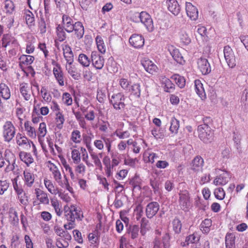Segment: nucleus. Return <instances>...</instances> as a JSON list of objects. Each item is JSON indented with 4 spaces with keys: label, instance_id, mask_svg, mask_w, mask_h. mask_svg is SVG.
Here are the masks:
<instances>
[{
    "label": "nucleus",
    "instance_id": "58836bf2",
    "mask_svg": "<svg viewBox=\"0 0 248 248\" xmlns=\"http://www.w3.org/2000/svg\"><path fill=\"white\" fill-rule=\"evenodd\" d=\"M235 236L233 233H227L225 237L226 248H235Z\"/></svg>",
    "mask_w": 248,
    "mask_h": 248
},
{
    "label": "nucleus",
    "instance_id": "72a5a7b5",
    "mask_svg": "<svg viewBox=\"0 0 248 248\" xmlns=\"http://www.w3.org/2000/svg\"><path fill=\"white\" fill-rule=\"evenodd\" d=\"M72 28V32L74 31L77 37L81 38L84 33V29L83 24L79 21L76 22Z\"/></svg>",
    "mask_w": 248,
    "mask_h": 248
},
{
    "label": "nucleus",
    "instance_id": "4468645a",
    "mask_svg": "<svg viewBox=\"0 0 248 248\" xmlns=\"http://www.w3.org/2000/svg\"><path fill=\"white\" fill-rule=\"evenodd\" d=\"M59 234L60 237L57 239L56 244L58 248H66L69 246V242L71 239V236L67 232L62 231Z\"/></svg>",
    "mask_w": 248,
    "mask_h": 248
},
{
    "label": "nucleus",
    "instance_id": "052dcab7",
    "mask_svg": "<svg viewBox=\"0 0 248 248\" xmlns=\"http://www.w3.org/2000/svg\"><path fill=\"white\" fill-rule=\"evenodd\" d=\"M88 240L94 246H97L99 244L98 232L95 231L93 232L90 233L88 235Z\"/></svg>",
    "mask_w": 248,
    "mask_h": 248
},
{
    "label": "nucleus",
    "instance_id": "39448f33",
    "mask_svg": "<svg viewBox=\"0 0 248 248\" xmlns=\"http://www.w3.org/2000/svg\"><path fill=\"white\" fill-rule=\"evenodd\" d=\"M35 198L32 201L33 206L40 207L41 205H48L50 200L48 194L45 191L36 187L34 189Z\"/></svg>",
    "mask_w": 248,
    "mask_h": 248
},
{
    "label": "nucleus",
    "instance_id": "37998d69",
    "mask_svg": "<svg viewBox=\"0 0 248 248\" xmlns=\"http://www.w3.org/2000/svg\"><path fill=\"white\" fill-rule=\"evenodd\" d=\"M212 224V221L211 219H205L200 225V230L203 233L207 234L210 231Z\"/></svg>",
    "mask_w": 248,
    "mask_h": 248
},
{
    "label": "nucleus",
    "instance_id": "dca6fc26",
    "mask_svg": "<svg viewBox=\"0 0 248 248\" xmlns=\"http://www.w3.org/2000/svg\"><path fill=\"white\" fill-rule=\"evenodd\" d=\"M32 86L28 83L23 82L19 84L20 93L26 101H29L31 98V93H32Z\"/></svg>",
    "mask_w": 248,
    "mask_h": 248
},
{
    "label": "nucleus",
    "instance_id": "e2e57ef3",
    "mask_svg": "<svg viewBox=\"0 0 248 248\" xmlns=\"http://www.w3.org/2000/svg\"><path fill=\"white\" fill-rule=\"evenodd\" d=\"M172 229L175 233L179 234L181 232L182 224L181 221L178 218H174L172 222Z\"/></svg>",
    "mask_w": 248,
    "mask_h": 248
},
{
    "label": "nucleus",
    "instance_id": "09e8293b",
    "mask_svg": "<svg viewBox=\"0 0 248 248\" xmlns=\"http://www.w3.org/2000/svg\"><path fill=\"white\" fill-rule=\"evenodd\" d=\"M51 205L54 208L56 215L61 217L62 214V211L60 207L59 201L57 199L52 198L50 200Z\"/></svg>",
    "mask_w": 248,
    "mask_h": 248
},
{
    "label": "nucleus",
    "instance_id": "680f3d73",
    "mask_svg": "<svg viewBox=\"0 0 248 248\" xmlns=\"http://www.w3.org/2000/svg\"><path fill=\"white\" fill-rule=\"evenodd\" d=\"M4 9L6 14H12L15 10L14 2L11 0H5L4 3Z\"/></svg>",
    "mask_w": 248,
    "mask_h": 248
},
{
    "label": "nucleus",
    "instance_id": "5701e85b",
    "mask_svg": "<svg viewBox=\"0 0 248 248\" xmlns=\"http://www.w3.org/2000/svg\"><path fill=\"white\" fill-rule=\"evenodd\" d=\"M18 155L20 160L25 163L27 167H29L34 161L30 153L21 151L19 152Z\"/></svg>",
    "mask_w": 248,
    "mask_h": 248
},
{
    "label": "nucleus",
    "instance_id": "a878e982",
    "mask_svg": "<svg viewBox=\"0 0 248 248\" xmlns=\"http://www.w3.org/2000/svg\"><path fill=\"white\" fill-rule=\"evenodd\" d=\"M63 51V55L67 62H74V54L71 47L67 44H63L62 45Z\"/></svg>",
    "mask_w": 248,
    "mask_h": 248
},
{
    "label": "nucleus",
    "instance_id": "5fc2aeb1",
    "mask_svg": "<svg viewBox=\"0 0 248 248\" xmlns=\"http://www.w3.org/2000/svg\"><path fill=\"white\" fill-rule=\"evenodd\" d=\"M9 220L10 223L13 225H16L18 223L19 219L17 213L13 208H11L9 210Z\"/></svg>",
    "mask_w": 248,
    "mask_h": 248
},
{
    "label": "nucleus",
    "instance_id": "c756f323",
    "mask_svg": "<svg viewBox=\"0 0 248 248\" xmlns=\"http://www.w3.org/2000/svg\"><path fill=\"white\" fill-rule=\"evenodd\" d=\"M56 36L55 39V46L58 47V42H62L66 38V34L64 31L63 28L61 25H58L56 28Z\"/></svg>",
    "mask_w": 248,
    "mask_h": 248
},
{
    "label": "nucleus",
    "instance_id": "6ab92c4d",
    "mask_svg": "<svg viewBox=\"0 0 248 248\" xmlns=\"http://www.w3.org/2000/svg\"><path fill=\"white\" fill-rule=\"evenodd\" d=\"M159 205L158 202H152L147 204L146 207V215L148 218H152L158 212Z\"/></svg>",
    "mask_w": 248,
    "mask_h": 248
},
{
    "label": "nucleus",
    "instance_id": "9d476101",
    "mask_svg": "<svg viewBox=\"0 0 248 248\" xmlns=\"http://www.w3.org/2000/svg\"><path fill=\"white\" fill-rule=\"evenodd\" d=\"M16 142L19 147L26 150H30L31 148V143L32 141L28 139L25 135L18 133L16 136Z\"/></svg>",
    "mask_w": 248,
    "mask_h": 248
},
{
    "label": "nucleus",
    "instance_id": "473e14b6",
    "mask_svg": "<svg viewBox=\"0 0 248 248\" xmlns=\"http://www.w3.org/2000/svg\"><path fill=\"white\" fill-rule=\"evenodd\" d=\"M1 42L2 46L3 47H6L11 45L17 44V40L9 34H4Z\"/></svg>",
    "mask_w": 248,
    "mask_h": 248
},
{
    "label": "nucleus",
    "instance_id": "6e6552de",
    "mask_svg": "<svg viewBox=\"0 0 248 248\" xmlns=\"http://www.w3.org/2000/svg\"><path fill=\"white\" fill-rule=\"evenodd\" d=\"M16 129L13 123L6 121L2 126V137L4 141L10 142L16 135Z\"/></svg>",
    "mask_w": 248,
    "mask_h": 248
},
{
    "label": "nucleus",
    "instance_id": "b1692460",
    "mask_svg": "<svg viewBox=\"0 0 248 248\" xmlns=\"http://www.w3.org/2000/svg\"><path fill=\"white\" fill-rule=\"evenodd\" d=\"M44 184L48 192L54 195H57L59 191L60 190L52 180L47 178H45L44 179Z\"/></svg>",
    "mask_w": 248,
    "mask_h": 248
},
{
    "label": "nucleus",
    "instance_id": "bf43d9fd",
    "mask_svg": "<svg viewBox=\"0 0 248 248\" xmlns=\"http://www.w3.org/2000/svg\"><path fill=\"white\" fill-rule=\"evenodd\" d=\"M170 53L173 59L177 62L180 64H183V63L185 62L183 57L182 56L178 49H173V50L170 51Z\"/></svg>",
    "mask_w": 248,
    "mask_h": 248
},
{
    "label": "nucleus",
    "instance_id": "4be33fe9",
    "mask_svg": "<svg viewBox=\"0 0 248 248\" xmlns=\"http://www.w3.org/2000/svg\"><path fill=\"white\" fill-rule=\"evenodd\" d=\"M186 10L187 16L192 20H196L198 18V11L197 8L191 2L186 3Z\"/></svg>",
    "mask_w": 248,
    "mask_h": 248
},
{
    "label": "nucleus",
    "instance_id": "7ed1b4c3",
    "mask_svg": "<svg viewBox=\"0 0 248 248\" xmlns=\"http://www.w3.org/2000/svg\"><path fill=\"white\" fill-rule=\"evenodd\" d=\"M90 154L92 161L89 160V155L86 154L85 155H83L82 160L85 163L87 167L95 168L96 170H98L100 171L103 170V165L100 158L102 157L103 153H99L97 154L93 151V150L88 151Z\"/></svg>",
    "mask_w": 248,
    "mask_h": 248
},
{
    "label": "nucleus",
    "instance_id": "412c9836",
    "mask_svg": "<svg viewBox=\"0 0 248 248\" xmlns=\"http://www.w3.org/2000/svg\"><path fill=\"white\" fill-rule=\"evenodd\" d=\"M197 64L198 68L202 74L205 75L210 73L211 68L207 59L203 58L199 59Z\"/></svg>",
    "mask_w": 248,
    "mask_h": 248
},
{
    "label": "nucleus",
    "instance_id": "864d4df0",
    "mask_svg": "<svg viewBox=\"0 0 248 248\" xmlns=\"http://www.w3.org/2000/svg\"><path fill=\"white\" fill-rule=\"evenodd\" d=\"M65 121V119L63 114L62 112L56 113L55 115V122L56 127L59 129H61L63 126V124Z\"/></svg>",
    "mask_w": 248,
    "mask_h": 248
},
{
    "label": "nucleus",
    "instance_id": "a211bd4d",
    "mask_svg": "<svg viewBox=\"0 0 248 248\" xmlns=\"http://www.w3.org/2000/svg\"><path fill=\"white\" fill-rule=\"evenodd\" d=\"M141 63L147 72L151 74H154L157 72L158 70L157 66L149 59H143L141 61Z\"/></svg>",
    "mask_w": 248,
    "mask_h": 248
},
{
    "label": "nucleus",
    "instance_id": "cd10ccee",
    "mask_svg": "<svg viewBox=\"0 0 248 248\" xmlns=\"http://www.w3.org/2000/svg\"><path fill=\"white\" fill-rule=\"evenodd\" d=\"M180 42L183 46H187L191 42V38L190 37L186 29L183 28L179 33Z\"/></svg>",
    "mask_w": 248,
    "mask_h": 248
},
{
    "label": "nucleus",
    "instance_id": "338daca9",
    "mask_svg": "<svg viewBox=\"0 0 248 248\" xmlns=\"http://www.w3.org/2000/svg\"><path fill=\"white\" fill-rule=\"evenodd\" d=\"M149 221L145 217L141 219L140 223V233L143 236L145 235L148 231L149 230L148 226Z\"/></svg>",
    "mask_w": 248,
    "mask_h": 248
},
{
    "label": "nucleus",
    "instance_id": "1a4fd4ad",
    "mask_svg": "<svg viewBox=\"0 0 248 248\" xmlns=\"http://www.w3.org/2000/svg\"><path fill=\"white\" fill-rule=\"evenodd\" d=\"M224 56L228 66L233 68L236 65V57L232 48L229 46H226L223 49Z\"/></svg>",
    "mask_w": 248,
    "mask_h": 248
},
{
    "label": "nucleus",
    "instance_id": "8fccbe9b",
    "mask_svg": "<svg viewBox=\"0 0 248 248\" xmlns=\"http://www.w3.org/2000/svg\"><path fill=\"white\" fill-rule=\"evenodd\" d=\"M51 205L54 208L56 215L61 217L62 214V211L60 207L59 201L57 199L52 198L50 200Z\"/></svg>",
    "mask_w": 248,
    "mask_h": 248
},
{
    "label": "nucleus",
    "instance_id": "f8f14e48",
    "mask_svg": "<svg viewBox=\"0 0 248 248\" xmlns=\"http://www.w3.org/2000/svg\"><path fill=\"white\" fill-rule=\"evenodd\" d=\"M139 17L141 22L144 25L146 29L149 31H152L154 29V26L151 16L146 12L142 11L139 14Z\"/></svg>",
    "mask_w": 248,
    "mask_h": 248
},
{
    "label": "nucleus",
    "instance_id": "a19ab883",
    "mask_svg": "<svg viewBox=\"0 0 248 248\" xmlns=\"http://www.w3.org/2000/svg\"><path fill=\"white\" fill-rule=\"evenodd\" d=\"M35 58L33 56L28 55H22L19 58V65L22 66L29 65L31 64L34 61Z\"/></svg>",
    "mask_w": 248,
    "mask_h": 248
},
{
    "label": "nucleus",
    "instance_id": "7c9ffc66",
    "mask_svg": "<svg viewBox=\"0 0 248 248\" xmlns=\"http://www.w3.org/2000/svg\"><path fill=\"white\" fill-rule=\"evenodd\" d=\"M195 90L202 100H204L206 98V95L203 84L199 79H196L194 81Z\"/></svg>",
    "mask_w": 248,
    "mask_h": 248
},
{
    "label": "nucleus",
    "instance_id": "79ce46f5",
    "mask_svg": "<svg viewBox=\"0 0 248 248\" xmlns=\"http://www.w3.org/2000/svg\"><path fill=\"white\" fill-rule=\"evenodd\" d=\"M17 199L20 203L23 205H27L29 202V196L24 190L16 193Z\"/></svg>",
    "mask_w": 248,
    "mask_h": 248
},
{
    "label": "nucleus",
    "instance_id": "774afa93",
    "mask_svg": "<svg viewBox=\"0 0 248 248\" xmlns=\"http://www.w3.org/2000/svg\"><path fill=\"white\" fill-rule=\"evenodd\" d=\"M62 100L64 105L67 106L72 105L73 104V99L71 95L67 92L62 93Z\"/></svg>",
    "mask_w": 248,
    "mask_h": 248
},
{
    "label": "nucleus",
    "instance_id": "0eeeda50",
    "mask_svg": "<svg viewBox=\"0 0 248 248\" xmlns=\"http://www.w3.org/2000/svg\"><path fill=\"white\" fill-rule=\"evenodd\" d=\"M125 97L122 93H118L113 94L110 99V102L113 106L114 109L118 112H122L124 110L126 104L124 103Z\"/></svg>",
    "mask_w": 248,
    "mask_h": 248
},
{
    "label": "nucleus",
    "instance_id": "4d7b16f0",
    "mask_svg": "<svg viewBox=\"0 0 248 248\" xmlns=\"http://www.w3.org/2000/svg\"><path fill=\"white\" fill-rule=\"evenodd\" d=\"M40 93L42 98L46 103H49L51 102L52 101V96L51 94L48 92L46 87L42 86L41 87Z\"/></svg>",
    "mask_w": 248,
    "mask_h": 248
},
{
    "label": "nucleus",
    "instance_id": "393cba45",
    "mask_svg": "<svg viewBox=\"0 0 248 248\" xmlns=\"http://www.w3.org/2000/svg\"><path fill=\"white\" fill-rule=\"evenodd\" d=\"M65 69L67 73L75 80H79L81 78L80 74L78 71L73 62H67Z\"/></svg>",
    "mask_w": 248,
    "mask_h": 248
},
{
    "label": "nucleus",
    "instance_id": "6e6d98bb",
    "mask_svg": "<svg viewBox=\"0 0 248 248\" xmlns=\"http://www.w3.org/2000/svg\"><path fill=\"white\" fill-rule=\"evenodd\" d=\"M161 83L162 85H164L165 91L166 92H170L171 90L174 89V85L172 83L171 81L165 77L162 78Z\"/></svg>",
    "mask_w": 248,
    "mask_h": 248
},
{
    "label": "nucleus",
    "instance_id": "2f4dec72",
    "mask_svg": "<svg viewBox=\"0 0 248 248\" xmlns=\"http://www.w3.org/2000/svg\"><path fill=\"white\" fill-rule=\"evenodd\" d=\"M62 24V27L64 28L67 32L71 33L72 32L73 29H72V28H73L72 27L74 24L73 19L69 16L65 14L63 15Z\"/></svg>",
    "mask_w": 248,
    "mask_h": 248
},
{
    "label": "nucleus",
    "instance_id": "de8ad7c7",
    "mask_svg": "<svg viewBox=\"0 0 248 248\" xmlns=\"http://www.w3.org/2000/svg\"><path fill=\"white\" fill-rule=\"evenodd\" d=\"M51 205L54 208L56 215L61 217L62 214V211L60 207L59 201L57 199L52 198L50 200Z\"/></svg>",
    "mask_w": 248,
    "mask_h": 248
},
{
    "label": "nucleus",
    "instance_id": "2eb2a0df",
    "mask_svg": "<svg viewBox=\"0 0 248 248\" xmlns=\"http://www.w3.org/2000/svg\"><path fill=\"white\" fill-rule=\"evenodd\" d=\"M91 59L92 65L96 69H102L104 65V59L96 51H93L91 53Z\"/></svg>",
    "mask_w": 248,
    "mask_h": 248
},
{
    "label": "nucleus",
    "instance_id": "a18cd8bd",
    "mask_svg": "<svg viewBox=\"0 0 248 248\" xmlns=\"http://www.w3.org/2000/svg\"><path fill=\"white\" fill-rule=\"evenodd\" d=\"M75 166L74 167L75 171L77 176L81 175L84 176L86 171V167L85 165L81 162L74 163Z\"/></svg>",
    "mask_w": 248,
    "mask_h": 248
},
{
    "label": "nucleus",
    "instance_id": "f704fd0d",
    "mask_svg": "<svg viewBox=\"0 0 248 248\" xmlns=\"http://www.w3.org/2000/svg\"><path fill=\"white\" fill-rule=\"evenodd\" d=\"M168 9L174 15H177L180 12V6L176 0H169L167 2Z\"/></svg>",
    "mask_w": 248,
    "mask_h": 248
},
{
    "label": "nucleus",
    "instance_id": "603ef678",
    "mask_svg": "<svg viewBox=\"0 0 248 248\" xmlns=\"http://www.w3.org/2000/svg\"><path fill=\"white\" fill-rule=\"evenodd\" d=\"M70 140L75 144H80L82 140L81 135L78 130H74L70 136Z\"/></svg>",
    "mask_w": 248,
    "mask_h": 248
},
{
    "label": "nucleus",
    "instance_id": "13d9d810",
    "mask_svg": "<svg viewBox=\"0 0 248 248\" xmlns=\"http://www.w3.org/2000/svg\"><path fill=\"white\" fill-rule=\"evenodd\" d=\"M71 158L73 163H78L81 162V153L79 149L76 148H71Z\"/></svg>",
    "mask_w": 248,
    "mask_h": 248
},
{
    "label": "nucleus",
    "instance_id": "f257e3e1",
    "mask_svg": "<svg viewBox=\"0 0 248 248\" xmlns=\"http://www.w3.org/2000/svg\"><path fill=\"white\" fill-rule=\"evenodd\" d=\"M47 167L54 181L61 187H64L70 193H74V189L70 186L68 178L65 174L63 177L58 166L51 161L47 162Z\"/></svg>",
    "mask_w": 248,
    "mask_h": 248
},
{
    "label": "nucleus",
    "instance_id": "ddd939ff",
    "mask_svg": "<svg viewBox=\"0 0 248 248\" xmlns=\"http://www.w3.org/2000/svg\"><path fill=\"white\" fill-rule=\"evenodd\" d=\"M179 202L183 210H188L191 206V202L190 195L187 191H185L179 194Z\"/></svg>",
    "mask_w": 248,
    "mask_h": 248
},
{
    "label": "nucleus",
    "instance_id": "c03bdc74",
    "mask_svg": "<svg viewBox=\"0 0 248 248\" xmlns=\"http://www.w3.org/2000/svg\"><path fill=\"white\" fill-rule=\"evenodd\" d=\"M91 59L87 55L81 53L78 57V62L84 67H88L91 63Z\"/></svg>",
    "mask_w": 248,
    "mask_h": 248
},
{
    "label": "nucleus",
    "instance_id": "49530a36",
    "mask_svg": "<svg viewBox=\"0 0 248 248\" xmlns=\"http://www.w3.org/2000/svg\"><path fill=\"white\" fill-rule=\"evenodd\" d=\"M171 78L175 82L176 85L180 88H183L186 85V79L184 77L178 74H174Z\"/></svg>",
    "mask_w": 248,
    "mask_h": 248
},
{
    "label": "nucleus",
    "instance_id": "4c0bfd02",
    "mask_svg": "<svg viewBox=\"0 0 248 248\" xmlns=\"http://www.w3.org/2000/svg\"><path fill=\"white\" fill-rule=\"evenodd\" d=\"M24 17L26 23L29 28L35 25V18L33 14L30 10L25 11Z\"/></svg>",
    "mask_w": 248,
    "mask_h": 248
},
{
    "label": "nucleus",
    "instance_id": "0e129e2a",
    "mask_svg": "<svg viewBox=\"0 0 248 248\" xmlns=\"http://www.w3.org/2000/svg\"><path fill=\"white\" fill-rule=\"evenodd\" d=\"M131 93V94L136 96L137 97H139L140 95L141 89L139 83H135L133 84L130 89H128Z\"/></svg>",
    "mask_w": 248,
    "mask_h": 248
},
{
    "label": "nucleus",
    "instance_id": "bb28decb",
    "mask_svg": "<svg viewBox=\"0 0 248 248\" xmlns=\"http://www.w3.org/2000/svg\"><path fill=\"white\" fill-rule=\"evenodd\" d=\"M203 159L199 155H197L192 160L191 164V169L194 171H199L202 170L203 166Z\"/></svg>",
    "mask_w": 248,
    "mask_h": 248
},
{
    "label": "nucleus",
    "instance_id": "e433bc0d",
    "mask_svg": "<svg viewBox=\"0 0 248 248\" xmlns=\"http://www.w3.org/2000/svg\"><path fill=\"white\" fill-rule=\"evenodd\" d=\"M179 127V121L174 117H172L170 120V125L169 128V130L171 134L172 135H176L178 132Z\"/></svg>",
    "mask_w": 248,
    "mask_h": 248
},
{
    "label": "nucleus",
    "instance_id": "c85d7f7f",
    "mask_svg": "<svg viewBox=\"0 0 248 248\" xmlns=\"http://www.w3.org/2000/svg\"><path fill=\"white\" fill-rule=\"evenodd\" d=\"M24 126L26 134L31 139H35L36 138V130L30 121H26L24 122Z\"/></svg>",
    "mask_w": 248,
    "mask_h": 248
},
{
    "label": "nucleus",
    "instance_id": "423d86ee",
    "mask_svg": "<svg viewBox=\"0 0 248 248\" xmlns=\"http://www.w3.org/2000/svg\"><path fill=\"white\" fill-rule=\"evenodd\" d=\"M51 63L53 66L52 70L53 74L57 82L61 87L64 86L66 78L65 76L61 64L55 60H52Z\"/></svg>",
    "mask_w": 248,
    "mask_h": 248
},
{
    "label": "nucleus",
    "instance_id": "c9c22d12",
    "mask_svg": "<svg viewBox=\"0 0 248 248\" xmlns=\"http://www.w3.org/2000/svg\"><path fill=\"white\" fill-rule=\"evenodd\" d=\"M0 94L1 97L5 100L10 99L11 91L9 87L4 83H0Z\"/></svg>",
    "mask_w": 248,
    "mask_h": 248
},
{
    "label": "nucleus",
    "instance_id": "f03ea898",
    "mask_svg": "<svg viewBox=\"0 0 248 248\" xmlns=\"http://www.w3.org/2000/svg\"><path fill=\"white\" fill-rule=\"evenodd\" d=\"M203 124L198 126L197 131L200 139L205 143L211 142L214 138V130L210 126L213 121L210 117H204L202 119Z\"/></svg>",
    "mask_w": 248,
    "mask_h": 248
},
{
    "label": "nucleus",
    "instance_id": "20e7f679",
    "mask_svg": "<svg viewBox=\"0 0 248 248\" xmlns=\"http://www.w3.org/2000/svg\"><path fill=\"white\" fill-rule=\"evenodd\" d=\"M64 211L67 218H70L71 220L81 221L84 217L82 211L76 205H64Z\"/></svg>",
    "mask_w": 248,
    "mask_h": 248
},
{
    "label": "nucleus",
    "instance_id": "ea45409f",
    "mask_svg": "<svg viewBox=\"0 0 248 248\" xmlns=\"http://www.w3.org/2000/svg\"><path fill=\"white\" fill-rule=\"evenodd\" d=\"M37 137L39 140L44 138L47 133L46 123L44 122L39 124V127L36 130Z\"/></svg>",
    "mask_w": 248,
    "mask_h": 248
},
{
    "label": "nucleus",
    "instance_id": "3c124183",
    "mask_svg": "<svg viewBox=\"0 0 248 248\" xmlns=\"http://www.w3.org/2000/svg\"><path fill=\"white\" fill-rule=\"evenodd\" d=\"M51 205L54 208L56 215L61 217L62 214V211L60 207L59 201L57 199L52 198L50 200Z\"/></svg>",
    "mask_w": 248,
    "mask_h": 248
},
{
    "label": "nucleus",
    "instance_id": "69168bd1",
    "mask_svg": "<svg viewBox=\"0 0 248 248\" xmlns=\"http://www.w3.org/2000/svg\"><path fill=\"white\" fill-rule=\"evenodd\" d=\"M95 40L99 51L102 54L105 53L106 52V46L102 37L98 35L96 36Z\"/></svg>",
    "mask_w": 248,
    "mask_h": 248
},
{
    "label": "nucleus",
    "instance_id": "9b49d317",
    "mask_svg": "<svg viewBox=\"0 0 248 248\" xmlns=\"http://www.w3.org/2000/svg\"><path fill=\"white\" fill-rule=\"evenodd\" d=\"M36 175L29 169H25L23 172V180L24 186L32 187L35 183Z\"/></svg>",
    "mask_w": 248,
    "mask_h": 248
},
{
    "label": "nucleus",
    "instance_id": "aec40b11",
    "mask_svg": "<svg viewBox=\"0 0 248 248\" xmlns=\"http://www.w3.org/2000/svg\"><path fill=\"white\" fill-rule=\"evenodd\" d=\"M231 178L230 173L227 171H223L222 173L217 176L214 180V184L216 186L225 185Z\"/></svg>",
    "mask_w": 248,
    "mask_h": 248
},
{
    "label": "nucleus",
    "instance_id": "f3484780",
    "mask_svg": "<svg viewBox=\"0 0 248 248\" xmlns=\"http://www.w3.org/2000/svg\"><path fill=\"white\" fill-rule=\"evenodd\" d=\"M130 44L136 48L142 47L144 44V38L140 34H134L129 39Z\"/></svg>",
    "mask_w": 248,
    "mask_h": 248
}]
</instances>
